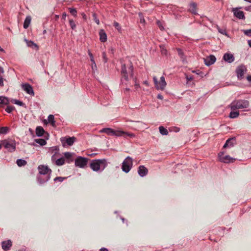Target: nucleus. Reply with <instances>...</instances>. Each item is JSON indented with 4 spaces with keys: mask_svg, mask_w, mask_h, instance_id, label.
I'll return each mask as SVG.
<instances>
[{
    "mask_svg": "<svg viewBox=\"0 0 251 251\" xmlns=\"http://www.w3.org/2000/svg\"><path fill=\"white\" fill-rule=\"evenodd\" d=\"M178 53L179 55L180 56V57L183 59V53L181 50H180V49L178 50Z\"/></svg>",
    "mask_w": 251,
    "mask_h": 251,
    "instance_id": "nucleus-48",
    "label": "nucleus"
},
{
    "mask_svg": "<svg viewBox=\"0 0 251 251\" xmlns=\"http://www.w3.org/2000/svg\"><path fill=\"white\" fill-rule=\"evenodd\" d=\"M38 170L39 171V173L41 174L46 175L50 173H51V171L50 169L47 166L44 165H40L38 167Z\"/></svg>",
    "mask_w": 251,
    "mask_h": 251,
    "instance_id": "nucleus-14",
    "label": "nucleus"
},
{
    "mask_svg": "<svg viewBox=\"0 0 251 251\" xmlns=\"http://www.w3.org/2000/svg\"><path fill=\"white\" fill-rule=\"evenodd\" d=\"M160 48L161 53L163 55H167V50L166 49H165L164 46L161 45V46H160Z\"/></svg>",
    "mask_w": 251,
    "mask_h": 251,
    "instance_id": "nucleus-34",
    "label": "nucleus"
},
{
    "mask_svg": "<svg viewBox=\"0 0 251 251\" xmlns=\"http://www.w3.org/2000/svg\"><path fill=\"white\" fill-rule=\"evenodd\" d=\"M4 73L3 69L0 67V77H2L1 74H2Z\"/></svg>",
    "mask_w": 251,
    "mask_h": 251,
    "instance_id": "nucleus-51",
    "label": "nucleus"
},
{
    "mask_svg": "<svg viewBox=\"0 0 251 251\" xmlns=\"http://www.w3.org/2000/svg\"><path fill=\"white\" fill-rule=\"evenodd\" d=\"M144 83H145V84H148V83H147V82H145Z\"/></svg>",
    "mask_w": 251,
    "mask_h": 251,
    "instance_id": "nucleus-63",
    "label": "nucleus"
},
{
    "mask_svg": "<svg viewBox=\"0 0 251 251\" xmlns=\"http://www.w3.org/2000/svg\"><path fill=\"white\" fill-rule=\"evenodd\" d=\"M247 79L249 81H251V76H248V77H247Z\"/></svg>",
    "mask_w": 251,
    "mask_h": 251,
    "instance_id": "nucleus-58",
    "label": "nucleus"
},
{
    "mask_svg": "<svg viewBox=\"0 0 251 251\" xmlns=\"http://www.w3.org/2000/svg\"><path fill=\"white\" fill-rule=\"evenodd\" d=\"M174 131L177 132H178L180 130L179 128L178 127H174Z\"/></svg>",
    "mask_w": 251,
    "mask_h": 251,
    "instance_id": "nucleus-53",
    "label": "nucleus"
},
{
    "mask_svg": "<svg viewBox=\"0 0 251 251\" xmlns=\"http://www.w3.org/2000/svg\"><path fill=\"white\" fill-rule=\"evenodd\" d=\"M65 163V159L63 157H61L60 158H59L57 159L55 161V164L57 166H61L64 164Z\"/></svg>",
    "mask_w": 251,
    "mask_h": 251,
    "instance_id": "nucleus-29",
    "label": "nucleus"
},
{
    "mask_svg": "<svg viewBox=\"0 0 251 251\" xmlns=\"http://www.w3.org/2000/svg\"><path fill=\"white\" fill-rule=\"evenodd\" d=\"M16 163H17V164L18 165V166L19 167H21L22 166H25L27 163L26 161H25V160L21 159H17L16 161Z\"/></svg>",
    "mask_w": 251,
    "mask_h": 251,
    "instance_id": "nucleus-27",
    "label": "nucleus"
},
{
    "mask_svg": "<svg viewBox=\"0 0 251 251\" xmlns=\"http://www.w3.org/2000/svg\"><path fill=\"white\" fill-rule=\"evenodd\" d=\"M132 166V159L129 156L127 157L123 161L122 166V170L125 173H128Z\"/></svg>",
    "mask_w": 251,
    "mask_h": 251,
    "instance_id": "nucleus-7",
    "label": "nucleus"
},
{
    "mask_svg": "<svg viewBox=\"0 0 251 251\" xmlns=\"http://www.w3.org/2000/svg\"><path fill=\"white\" fill-rule=\"evenodd\" d=\"M153 80L154 83L155 87L157 90H163L166 86L167 83L165 81V77L161 76L160 80L158 81L156 76H153Z\"/></svg>",
    "mask_w": 251,
    "mask_h": 251,
    "instance_id": "nucleus-6",
    "label": "nucleus"
},
{
    "mask_svg": "<svg viewBox=\"0 0 251 251\" xmlns=\"http://www.w3.org/2000/svg\"><path fill=\"white\" fill-rule=\"evenodd\" d=\"M223 59L225 61L230 63L234 61V57L232 53L227 52L224 55Z\"/></svg>",
    "mask_w": 251,
    "mask_h": 251,
    "instance_id": "nucleus-13",
    "label": "nucleus"
},
{
    "mask_svg": "<svg viewBox=\"0 0 251 251\" xmlns=\"http://www.w3.org/2000/svg\"><path fill=\"white\" fill-rule=\"evenodd\" d=\"M131 81H132V83L131 82V85L130 86H132V84H134L135 85V89L136 90L138 89V88H139L140 87V85L139 84H138L136 82V78L135 77V81H133V80H131Z\"/></svg>",
    "mask_w": 251,
    "mask_h": 251,
    "instance_id": "nucleus-40",
    "label": "nucleus"
},
{
    "mask_svg": "<svg viewBox=\"0 0 251 251\" xmlns=\"http://www.w3.org/2000/svg\"><path fill=\"white\" fill-rule=\"evenodd\" d=\"M1 149V145L0 144V150Z\"/></svg>",
    "mask_w": 251,
    "mask_h": 251,
    "instance_id": "nucleus-62",
    "label": "nucleus"
},
{
    "mask_svg": "<svg viewBox=\"0 0 251 251\" xmlns=\"http://www.w3.org/2000/svg\"><path fill=\"white\" fill-rule=\"evenodd\" d=\"M52 151V153L54 152V154L51 157L52 160H54L55 159V156L56 154L58 153L59 149L56 147H52L50 149Z\"/></svg>",
    "mask_w": 251,
    "mask_h": 251,
    "instance_id": "nucleus-25",
    "label": "nucleus"
},
{
    "mask_svg": "<svg viewBox=\"0 0 251 251\" xmlns=\"http://www.w3.org/2000/svg\"><path fill=\"white\" fill-rule=\"evenodd\" d=\"M87 162L88 160L87 158L82 157H78L75 160V165L76 166L83 168L87 165Z\"/></svg>",
    "mask_w": 251,
    "mask_h": 251,
    "instance_id": "nucleus-9",
    "label": "nucleus"
},
{
    "mask_svg": "<svg viewBox=\"0 0 251 251\" xmlns=\"http://www.w3.org/2000/svg\"><path fill=\"white\" fill-rule=\"evenodd\" d=\"M35 141L41 146L45 145L47 144L46 141L44 139H36Z\"/></svg>",
    "mask_w": 251,
    "mask_h": 251,
    "instance_id": "nucleus-28",
    "label": "nucleus"
},
{
    "mask_svg": "<svg viewBox=\"0 0 251 251\" xmlns=\"http://www.w3.org/2000/svg\"><path fill=\"white\" fill-rule=\"evenodd\" d=\"M1 245L2 249L5 251H8L11 248L12 246V242L10 240L4 241L2 242Z\"/></svg>",
    "mask_w": 251,
    "mask_h": 251,
    "instance_id": "nucleus-16",
    "label": "nucleus"
},
{
    "mask_svg": "<svg viewBox=\"0 0 251 251\" xmlns=\"http://www.w3.org/2000/svg\"><path fill=\"white\" fill-rule=\"evenodd\" d=\"M113 25L119 31L121 30V26L117 22H114L113 23Z\"/></svg>",
    "mask_w": 251,
    "mask_h": 251,
    "instance_id": "nucleus-38",
    "label": "nucleus"
},
{
    "mask_svg": "<svg viewBox=\"0 0 251 251\" xmlns=\"http://www.w3.org/2000/svg\"><path fill=\"white\" fill-rule=\"evenodd\" d=\"M244 34L248 36H251V29L244 30Z\"/></svg>",
    "mask_w": 251,
    "mask_h": 251,
    "instance_id": "nucleus-44",
    "label": "nucleus"
},
{
    "mask_svg": "<svg viewBox=\"0 0 251 251\" xmlns=\"http://www.w3.org/2000/svg\"><path fill=\"white\" fill-rule=\"evenodd\" d=\"M69 24L71 28L73 30L75 29L76 27V25L75 24L74 21L72 19H70L69 20Z\"/></svg>",
    "mask_w": 251,
    "mask_h": 251,
    "instance_id": "nucleus-35",
    "label": "nucleus"
},
{
    "mask_svg": "<svg viewBox=\"0 0 251 251\" xmlns=\"http://www.w3.org/2000/svg\"><path fill=\"white\" fill-rule=\"evenodd\" d=\"M148 169L144 166H140L139 167L138 173L141 176L143 177L146 176L148 174Z\"/></svg>",
    "mask_w": 251,
    "mask_h": 251,
    "instance_id": "nucleus-17",
    "label": "nucleus"
},
{
    "mask_svg": "<svg viewBox=\"0 0 251 251\" xmlns=\"http://www.w3.org/2000/svg\"><path fill=\"white\" fill-rule=\"evenodd\" d=\"M159 132L162 135H166L168 134V130L163 126H160L159 127Z\"/></svg>",
    "mask_w": 251,
    "mask_h": 251,
    "instance_id": "nucleus-30",
    "label": "nucleus"
},
{
    "mask_svg": "<svg viewBox=\"0 0 251 251\" xmlns=\"http://www.w3.org/2000/svg\"><path fill=\"white\" fill-rule=\"evenodd\" d=\"M45 132L44 128L40 126H38L36 128V134L38 136H42Z\"/></svg>",
    "mask_w": 251,
    "mask_h": 251,
    "instance_id": "nucleus-22",
    "label": "nucleus"
},
{
    "mask_svg": "<svg viewBox=\"0 0 251 251\" xmlns=\"http://www.w3.org/2000/svg\"><path fill=\"white\" fill-rule=\"evenodd\" d=\"M218 159L220 161L225 163L233 162L235 160V158L231 157L228 155H225L224 151H220L218 153Z\"/></svg>",
    "mask_w": 251,
    "mask_h": 251,
    "instance_id": "nucleus-8",
    "label": "nucleus"
},
{
    "mask_svg": "<svg viewBox=\"0 0 251 251\" xmlns=\"http://www.w3.org/2000/svg\"><path fill=\"white\" fill-rule=\"evenodd\" d=\"M0 144L1 145V147L3 146L10 152H13L15 150L16 143L14 140L11 139L3 140L1 141Z\"/></svg>",
    "mask_w": 251,
    "mask_h": 251,
    "instance_id": "nucleus-5",
    "label": "nucleus"
},
{
    "mask_svg": "<svg viewBox=\"0 0 251 251\" xmlns=\"http://www.w3.org/2000/svg\"><path fill=\"white\" fill-rule=\"evenodd\" d=\"M27 45L28 46H31L32 45H34L35 46H36V45L35 44H34L33 42L32 41H29L27 43Z\"/></svg>",
    "mask_w": 251,
    "mask_h": 251,
    "instance_id": "nucleus-49",
    "label": "nucleus"
},
{
    "mask_svg": "<svg viewBox=\"0 0 251 251\" xmlns=\"http://www.w3.org/2000/svg\"><path fill=\"white\" fill-rule=\"evenodd\" d=\"M48 121L51 123L52 126H54L55 124V121L54 120V116L52 115H50L48 116Z\"/></svg>",
    "mask_w": 251,
    "mask_h": 251,
    "instance_id": "nucleus-32",
    "label": "nucleus"
},
{
    "mask_svg": "<svg viewBox=\"0 0 251 251\" xmlns=\"http://www.w3.org/2000/svg\"><path fill=\"white\" fill-rule=\"evenodd\" d=\"M235 138H229L226 141V143L225 144V145L223 146V148H226V147H233L235 144Z\"/></svg>",
    "mask_w": 251,
    "mask_h": 251,
    "instance_id": "nucleus-18",
    "label": "nucleus"
},
{
    "mask_svg": "<svg viewBox=\"0 0 251 251\" xmlns=\"http://www.w3.org/2000/svg\"><path fill=\"white\" fill-rule=\"evenodd\" d=\"M9 130L8 127H0V134H6Z\"/></svg>",
    "mask_w": 251,
    "mask_h": 251,
    "instance_id": "nucleus-31",
    "label": "nucleus"
},
{
    "mask_svg": "<svg viewBox=\"0 0 251 251\" xmlns=\"http://www.w3.org/2000/svg\"><path fill=\"white\" fill-rule=\"evenodd\" d=\"M248 45L250 47H251V40L248 41Z\"/></svg>",
    "mask_w": 251,
    "mask_h": 251,
    "instance_id": "nucleus-57",
    "label": "nucleus"
},
{
    "mask_svg": "<svg viewBox=\"0 0 251 251\" xmlns=\"http://www.w3.org/2000/svg\"><path fill=\"white\" fill-rule=\"evenodd\" d=\"M22 88L27 94L33 96L34 95L33 88L30 84L28 83L23 84Z\"/></svg>",
    "mask_w": 251,
    "mask_h": 251,
    "instance_id": "nucleus-12",
    "label": "nucleus"
},
{
    "mask_svg": "<svg viewBox=\"0 0 251 251\" xmlns=\"http://www.w3.org/2000/svg\"><path fill=\"white\" fill-rule=\"evenodd\" d=\"M156 23H157V25L159 27L160 29L162 30L164 29V28H163V26L162 25L161 22L160 21H157Z\"/></svg>",
    "mask_w": 251,
    "mask_h": 251,
    "instance_id": "nucleus-47",
    "label": "nucleus"
},
{
    "mask_svg": "<svg viewBox=\"0 0 251 251\" xmlns=\"http://www.w3.org/2000/svg\"><path fill=\"white\" fill-rule=\"evenodd\" d=\"M9 104L8 99L5 97H0V104L7 105Z\"/></svg>",
    "mask_w": 251,
    "mask_h": 251,
    "instance_id": "nucleus-26",
    "label": "nucleus"
},
{
    "mask_svg": "<svg viewBox=\"0 0 251 251\" xmlns=\"http://www.w3.org/2000/svg\"><path fill=\"white\" fill-rule=\"evenodd\" d=\"M102 56L103 61H104V63L107 62V61L108 60V58L106 56V54L105 52H102Z\"/></svg>",
    "mask_w": 251,
    "mask_h": 251,
    "instance_id": "nucleus-43",
    "label": "nucleus"
},
{
    "mask_svg": "<svg viewBox=\"0 0 251 251\" xmlns=\"http://www.w3.org/2000/svg\"><path fill=\"white\" fill-rule=\"evenodd\" d=\"M101 132L106 133L108 135H115L117 136H125V135H128L130 137H133L134 135L131 133H126L124 131L120 130H115L110 128H104L100 130Z\"/></svg>",
    "mask_w": 251,
    "mask_h": 251,
    "instance_id": "nucleus-4",
    "label": "nucleus"
},
{
    "mask_svg": "<svg viewBox=\"0 0 251 251\" xmlns=\"http://www.w3.org/2000/svg\"><path fill=\"white\" fill-rule=\"evenodd\" d=\"M189 11L194 15L198 14L197 4L196 2H192L189 4Z\"/></svg>",
    "mask_w": 251,
    "mask_h": 251,
    "instance_id": "nucleus-15",
    "label": "nucleus"
},
{
    "mask_svg": "<svg viewBox=\"0 0 251 251\" xmlns=\"http://www.w3.org/2000/svg\"><path fill=\"white\" fill-rule=\"evenodd\" d=\"M129 90H130V89H129V88H126V89H125V91H129Z\"/></svg>",
    "mask_w": 251,
    "mask_h": 251,
    "instance_id": "nucleus-60",
    "label": "nucleus"
},
{
    "mask_svg": "<svg viewBox=\"0 0 251 251\" xmlns=\"http://www.w3.org/2000/svg\"><path fill=\"white\" fill-rule=\"evenodd\" d=\"M65 179V177H63L59 176V177H56L54 179V180L55 181H56L57 180H58L60 182H62Z\"/></svg>",
    "mask_w": 251,
    "mask_h": 251,
    "instance_id": "nucleus-45",
    "label": "nucleus"
},
{
    "mask_svg": "<svg viewBox=\"0 0 251 251\" xmlns=\"http://www.w3.org/2000/svg\"><path fill=\"white\" fill-rule=\"evenodd\" d=\"M50 178V176H48V180Z\"/></svg>",
    "mask_w": 251,
    "mask_h": 251,
    "instance_id": "nucleus-64",
    "label": "nucleus"
},
{
    "mask_svg": "<svg viewBox=\"0 0 251 251\" xmlns=\"http://www.w3.org/2000/svg\"><path fill=\"white\" fill-rule=\"evenodd\" d=\"M99 251H108V250L106 248H101L100 250Z\"/></svg>",
    "mask_w": 251,
    "mask_h": 251,
    "instance_id": "nucleus-55",
    "label": "nucleus"
},
{
    "mask_svg": "<svg viewBox=\"0 0 251 251\" xmlns=\"http://www.w3.org/2000/svg\"><path fill=\"white\" fill-rule=\"evenodd\" d=\"M232 11L233 12L234 15L239 19H245V17L243 11L239 10L238 8H234Z\"/></svg>",
    "mask_w": 251,
    "mask_h": 251,
    "instance_id": "nucleus-10",
    "label": "nucleus"
},
{
    "mask_svg": "<svg viewBox=\"0 0 251 251\" xmlns=\"http://www.w3.org/2000/svg\"><path fill=\"white\" fill-rule=\"evenodd\" d=\"M31 20V18L30 16H27L24 21V27L25 29H26L29 25Z\"/></svg>",
    "mask_w": 251,
    "mask_h": 251,
    "instance_id": "nucleus-23",
    "label": "nucleus"
},
{
    "mask_svg": "<svg viewBox=\"0 0 251 251\" xmlns=\"http://www.w3.org/2000/svg\"><path fill=\"white\" fill-rule=\"evenodd\" d=\"M66 13H63L62 16V19L64 20H65L66 17Z\"/></svg>",
    "mask_w": 251,
    "mask_h": 251,
    "instance_id": "nucleus-52",
    "label": "nucleus"
},
{
    "mask_svg": "<svg viewBox=\"0 0 251 251\" xmlns=\"http://www.w3.org/2000/svg\"><path fill=\"white\" fill-rule=\"evenodd\" d=\"M239 115V112L236 110H232L229 114V117L230 118L234 119L237 118Z\"/></svg>",
    "mask_w": 251,
    "mask_h": 251,
    "instance_id": "nucleus-24",
    "label": "nucleus"
},
{
    "mask_svg": "<svg viewBox=\"0 0 251 251\" xmlns=\"http://www.w3.org/2000/svg\"><path fill=\"white\" fill-rule=\"evenodd\" d=\"M14 109V107L13 106H7L5 109V111L7 113H10Z\"/></svg>",
    "mask_w": 251,
    "mask_h": 251,
    "instance_id": "nucleus-37",
    "label": "nucleus"
},
{
    "mask_svg": "<svg viewBox=\"0 0 251 251\" xmlns=\"http://www.w3.org/2000/svg\"><path fill=\"white\" fill-rule=\"evenodd\" d=\"M100 40L101 42L107 41V35L103 29H100L99 31Z\"/></svg>",
    "mask_w": 251,
    "mask_h": 251,
    "instance_id": "nucleus-20",
    "label": "nucleus"
},
{
    "mask_svg": "<svg viewBox=\"0 0 251 251\" xmlns=\"http://www.w3.org/2000/svg\"><path fill=\"white\" fill-rule=\"evenodd\" d=\"M249 106V101L245 100H234L230 104V107L232 110H236L238 109L247 108Z\"/></svg>",
    "mask_w": 251,
    "mask_h": 251,
    "instance_id": "nucleus-3",
    "label": "nucleus"
},
{
    "mask_svg": "<svg viewBox=\"0 0 251 251\" xmlns=\"http://www.w3.org/2000/svg\"><path fill=\"white\" fill-rule=\"evenodd\" d=\"M133 67L131 62L128 64H123L121 68V81L123 85H131V80L135 82V77L133 76Z\"/></svg>",
    "mask_w": 251,
    "mask_h": 251,
    "instance_id": "nucleus-1",
    "label": "nucleus"
},
{
    "mask_svg": "<svg viewBox=\"0 0 251 251\" xmlns=\"http://www.w3.org/2000/svg\"><path fill=\"white\" fill-rule=\"evenodd\" d=\"M93 20L94 21L98 24V25H99L100 24V21L97 18V16H96V14L95 13H94L93 14Z\"/></svg>",
    "mask_w": 251,
    "mask_h": 251,
    "instance_id": "nucleus-42",
    "label": "nucleus"
},
{
    "mask_svg": "<svg viewBox=\"0 0 251 251\" xmlns=\"http://www.w3.org/2000/svg\"><path fill=\"white\" fill-rule=\"evenodd\" d=\"M109 51L111 53H113V49L112 48L109 49Z\"/></svg>",
    "mask_w": 251,
    "mask_h": 251,
    "instance_id": "nucleus-56",
    "label": "nucleus"
},
{
    "mask_svg": "<svg viewBox=\"0 0 251 251\" xmlns=\"http://www.w3.org/2000/svg\"><path fill=\"white\" fill-rule=\"evenodd\" d=\"M157 98L160 100H162L163 99V97L161 95L159 94L157 95Z\"/></svg>",
    "mask_w": 251,
    "mask_h": 251,
    "instance_id": "nucleus-54",
    "label": "nucleus"
},
{
    "mask_svg": "<svg viewBox=\"0 0 251 251\" xmlns=\"http://www.w3.org/2000/svg\"><path fill=\"white\" fill-rule=\"evenodd\" d=\"M3 86V79L2 76L0 77V86Z\"/></svg>",
    "mask_w": 251,
    "mask_h": 251,
    "instance_id": "nucleus-50",
    "label": "nucleus"
},
{
    "mask_svg": "<svg viewBox=\"0 0 251 251\" xmlns=\"http://www.w3.org/2000/svg\"><path fill=\"white\" fill-rule=\"evenodd\" d=\"M12 102L16 104H18L19 105H20V106H22V105H24V103H23V102H22L21 101H19L18 100H12Z\"/></svg>",
    "mask_w": 251,
    "mask_h": 251,
    "instance_id": "nucleus-41",
    "label": "nucleus"
},
{
    "mask_svg": "<svg viewBox=\"0 0 251 251\" xmlns=\"http://www.w3.org/2000/svg\"><path fill=\"white\" fill-rule=\"evenodd\" d=\"M89 56H90V57L91 58V61L92 62H93L95 66L96 67V64L95 61H94V57H93V56L91 52H89Z\"/></svg>",
    "mask_w": 251,
    "mask_h": 251,
    "instance_id": "nucleus-46",
    "label": "nucleus"
},
{
    "mask_svg": "<svg viewBox=\"0 0 251 251\" xmlns=\"http://www.w3.org/2000/svg\"><path fill=\"white\" fill-rule=\"evenodd\" d=\"M139 17L140 18V22L141 24H145V20L144 19V17L142 13L139 14Z\"/></svg>",
    "mask_w": 251,
    "mask_h": 251,
    "instance_id": "nucleus-36",
    "label": "nucleus"
},
{
    "mask_svg": "<svg viewBox=\"0 0 251 251\" xmlns=\"http://www.w3.org/2000/svg\"><path fill=\"white\" fill-rule=\"evenodd\" d=\"M64 156L67 159H71L72 157V153L69 152H66L64 153Z\"/></svg>",
    "mask_w": 251,
    "mask_h": 251,
    "instance_id": "nucleus-39",
    "label": "nucleus"
},
{
    "mask_svg": "<svg viewBox=\"0 0 251 251\" xmlns=\"http://www.w3.org/2000/svg\"><path fill=\"white\" fill-rule=\"evenodd\" d=\"M245 70H246V69L244 66H239L237 69V73L238 76V77L243 76L244 75Z\"/></svg>",
    "mask_w": 251,
    "mask_h": 251,
    "instance_id": "nucleus-21",
    "label": "nucleus"
},
{
    "mask_svg": "<svg viewBox=\"0 0 251 251\" xmlns=\"http://www.w3.org/2000/svg\"><path fill=\"white\" fill-rule=\"evenodd\" d=\"M83 18H84V19H86V15H85V14H83Z\"/></svg>",
    "mask_w": 251,
    "mask_h": 251,
    "instance_id": "nucleus-59",
    "label": "nucleus"
},
{
    "mask_svg": "<svg viewBox=\"0 0 251 251\" xmlns=\"http://www.w3.org/2000/svg\"><path fill=\"white\" fill-rule=\"evenodd\" d=\"M204 62L206 66H210L215 63L216 57L213 55H210L205 58H203Z\"/></svg>",
    "mask_w": 251,
    "mask_h": 251,
    "instance_id": "nucleus-11",
    "label": "nucleus"
},
{
    "mask_svg": "<svg viewBox=\"0 0 251 251\" xmlns=\"http://www.w3.org/2000/svg\"><path fill=\"white\" fill-rule=\"evenodd\" d=\"M70 13L74 16L75 17L77 15V11L76 9L73 8H69Z\"/></svg>",
    "mask_w": 251,
    "mask_h": 251,
    "instance_id": "nucleus-33",
    "label": "nucleus"
},
{
    "mask_svg": "<svg viewBox=\"0 0 251 251\" xmlns=\"http://www.w3.org/2000/svg\"><path fill=\"white\" fill-rule=\"evenodd\" d=\"M76 138L75 137H68V138H64L63 139H61V141L62 143H63L64 141H65V142L69 146H72L74 142L75 141Z\"/></svg>",
    "mask_w": 251,
    "mask_h": 251,
    "instance_id": "nucleus-19",
    "label": "nucleus"
},
{
    "mask_svg": "<svg viewBox=\"0 0 251 251\" xmlns=\"http://www.w3.org/2000/svg\"><path fill=\"white\" fill-rule=\"evenodd\" d=\"M244 0L251 3V0Z\"/></svg>",
    "mask_w": 251,
    "mask_h": 251,
    "instance_id": "nucleus-61",
    "label": "nucleus"
},
{
    "mask_svg": "<svg viewBox=\"0 0 251 251\" xmlns=\"http://www.w3.org/2000/svg\"><path fill=\"white\" fill-rule=\"evenodd\" d=\"M105 159H96L92 161L90 167L94 171H103L107 166Z\"/></svg>",
    "mask_w": 251,
    "mask_h": 251,
    "instance_id": "nucleus-2",
    "label": "nucleus"
}]
</instances>
